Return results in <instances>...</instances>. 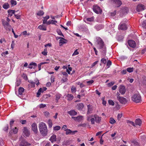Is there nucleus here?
<instances>
[{
	"instance_id": "1",
	"label": "nucleus",
	"mask_w": 146,
	"mask_h": 146,
	"mask_svg": "<svg viewBox=\"0 0 146 146\" xmlns=\"http://www.w3.org/2000/svg\"><path fill=\"white\" fill-rule=\"evenodd\" d=\"M38 128L41 134L43 136L46 135L47 133V128L46 124L43 122H40L38 125Z\"/></svg>"
},
{
	"instance_id": "2",
	"label": "nucleus",
	"mask_w": 146,
	"mask_h": 146,
	"mask_svg": "<svg viewBox=\"0 0 146 146\" xmlns=\"http://www.w3.org/2000/svg\"><path fill=\"white\" fill-rule=\"evenodd\" d=\"M97 42L98 48L99 49L102 48V54L104 55H106V47L104 46V42L102 39L100 38H98L97 40Z\"/></svg>"
},
{
	"instance_id": "3",
	"label": "nucleus",
	"mask_w": 146,
	"mask_h": 146,
	"mask_svg": "<svg viewBox=\"0 0 146 146\" xmlns=\"http://www.w3.org/2000/svg\"><path fill=\"white\" fill-rule=\"evenodd\" d=\"M131 99L133 101L137 103L141 102L142 101L141 96L139 93L135 94L132 96Z\"/></svg>"
},
{
	"instance_id": "4",
	"label": "nucleus",
	"mask_w": 146,
	"mask_h": 146,
	"mask_svg": "<svg viewBox=\"0 0 146 146\" xmlns=\"http://www.w3.org/2000/svg\"><path fill=\"white\" fill-rule=\"evenodd\" d=\"M2 21L3 25L4 26V27L6 29L10 31L11 29V27L9 23L8 22L3 19L2 20Z\"/></svg>"
},
{
	"instance_id": "5",
	"label": "nucleus",
	"mask_w": 146,
	"mask_h": 146,
	"mask_svg": "<svg viewBox=\"0 0 146 146\" xmlns=\"http://www.w3.org/2000/svg\"><path fill=\"white\" fill-rule=\"evenodd\" d=\"M93 9L94 12L98 14L101 13L102 12L100 7L97 5H94L93 6Z\"/></svg>"
},
{
	"instance_id": "6",
	"label": "nucleus",
	"mask_w": 146,
	"mask_h": 146,
	"mask_svg": "<svg viewBox=\"0 0 146 146\" xmlns=\"http://www.w3.org/2000/svg\"><path fill=\"white\" fill-rule=\"evenodd\" d=\"M19 145L20 146H30L31 144L28 143L25 140L21 139Z\"/></svg>"
},
{
	"instance_id": "7",
	"label": "nucleus",
	"mask_w": 146,
	"mask_h": 146,
	"mask_svg": "<svg viewBox=\"0 0 146 146\" xmlns=\"http://www.w3.org/2000/svg\"><path fill=\"white\" fill-rule=\"evenodd\" d=\"M32 130L35 133H37L38 129L36 124L35 123H33L31 125Z\"/></svg>"
},
{
	"instance_id": "8",
	"label": "nucleus",
	"mask_w": 146,
	"mask_h": 146,
	"mask_svg": "<svg viewBox=\"0 0 146 146\" xmlns=\"http://www.w3.org/2000/svg\"><path fill=\"white\" fill-rule=\"evenodd\" d=\"M119 92L122 95L124 94L126 90L124 86L121 85L119 87Z\"/></svg>"
},
{
	"instance_id": "9",
	"label": "nucleus",
	"mask_w": 146,
	"mask_h": 146,
	"mask_svg": "<svg viewBox=\"0 0 146 146\" xmlns=\"http://www.w3.org/2000/svg\"><path fill=\"white\" fill-rule=\"evenodd\" d=\"M128 43L129 46L132 48H135L136 46L135 42L132 40H129L128 41Z\"/></svg>"
},
{
	"instance_id": "10",
	"label": "nucleus",
	"mask_w": 146,
	"mask_h": 146,
	"mask_svg": "<svg viewBox=\"0 0 146 146\" xmlns=\"http://www.w3.org/2000/svg\"><path fill=\"white\" fill-rule=\"evenodd\" d=\"M117 100L122 104H125L127 102L126 99L122 97H117Z\"/></svg>"
},
{
	"instance_id": "11",
	"label": "nucleus",
	"mask_w": 146,
	"mask_h": 146,
	"mask_svg": "<svg viewBox=\"0 0 146 146\" xmlns=\"http://www.w3.org/2000/svg\"><path fill=\"white\" fill-rule=\"evenodd\" d=\"M23 133L24 136L26 137H28L30 135V132L26 127H24L23 130Z\"/></svg>"
},
{
	"instance_id": "12",
	"label": "nucleus",
	"mask_w": 146,
	"mask_h": 146,
	"mask_svg": "<svg viewBox=\"0 0 146 146\" xmlns=\"http://www.w3.org/2000/svg\"><path fill=\"white\" fill-rule=\"evenodd\" d=\"M66 131L65 134L66 135L69 134L74 135L75 134V133L77 132V131H72L71 130L69 129H67L65 130Z\"/></svg>"
},
{
	"instance_id": "13",
	"label": "nucleus",
	"mask_w": 146,
	"mask_h": 146,
	"mask_svg": "<svg viewBox=\"0 0 146 146\" xmlns=\"http://www.w3.org/2000/svg\"><path fill=\"white\" fill-rule=\"evenodd\" d=\"M144 9V6L141 4L137 5L136 9L137 11L138 12H140L141 11L143 10Z\"/></svg>"
},
{
	"instance_id": "14",
	"label": "nucleus",
	"mask_w": 146,
	"mask_h": 146,
	"mask_svg": "<svg viewBox=\"0 0 146 146\" xmlns=\"http://www.w3.org/2000/svg\"><path fill=\"white\" fill-rule=\"evenodd\" d=\"M118 28L119 29L123 30H126L127 27L126 26V25L125 23H120L118 27Z\"/></svg>"
},
{
	"instance_id": "15",
	"label": "nucleus",
	"mask_w": 146,
	"mask_h": 146,
	"mask_svg": "<svg viewBox=\"0 0 146 146\" xmlns=\"http://www.w3.org/2000/svg\"><path fill=\"white\" fill-rule=\"evenodd\" d=\"M91 121V124H94L95 123V118H94V115H91L90 116H88L87 119L88 121H89L90 120Z\"/></svg>"
},
{
	"instance_id": "16",
	"label": "nucleus",
	"mask_w": 146,
	"mask_h": 146,
	"mask_svg": "<svg viewBox=\"0 0 146 146\" xmlns=\"http://www.w3.org/2000/svg\"><path fill=\"white\" fill-rule=\"evenodd\" d=\"M84 105L82 103H80L77 104L76 107L79 110H82L84 107Z\"/></svg>"
},
{
	"instance_id": "17",
	"label": "nucleus",
	"mask_w": 146,
	"mask_h": 146,
	"mask_svg": "<svg viewBox=\"0 0 146 146\" xmlns=\"http://www.w3.org/2000/svg\"><path fill=\"white\" fill-rule=\"evenodd\" d=\"M94 118L96 123H99L100 122L101 120V117H99L97 115H94Z\"/></svg>"
},
{
	"instance_id": "18",
	"label": "nucleus",
	"mask_w": 146,
	"mask_h": 146,
	"mask_svg": "<svg viewBox=\"0 0 146 146\" xmlns=\"http://www.w3.org/2000/svg\"><path fill=\"white\" fill-rule=\"evenodd\" d=\"M111 1L117 5V7L120 6L122 4L121 2L119 0H111Z\"/></svg>"
},
{
	"instance_id": "19",
	"label": "nucleus",
	"mask_w": 146,
	"mask_h": 146,
	"mask_svg": "<svg viewBox=\"0 0 146 146\" xmlns=\"http://www.w3.org/2000/svg\"><path fill=\"white\" fill-rule=\"evenodd\" d=\"M82 116L81 115L78 116L77 117H75L72 116V118L75 121H80L82 120Z\"/></svg>"
},
{
	"instance_id": "20",
	"label": "nucleus",
	"mask_w": 146,
	"mask_h": 146,
	"mask_svg": "<svg viewBox=\"0 0 146 146\" xmlns=\"http://www.w3.org/2000/svg\"><path fill=\"white\" fill-rule=\"evenodd\" d=\"M49 140L51 141L52 143H53V142L56 141V135H53L50 137Z\"/></svg>"
},
{
	"instance_id": "21",
	"label": "nucleus",
	"mask_w": 146,
	"mask_h": 146,
	"mask_svg": "<svg viewBox=\"0 0 146 146\" xmlns=\"http://www.w3.org/2000/svg\"><path fill=\"white\" fill-rule=\"evenodd\" d=\"M88 107V111L87 114H89L90 113L92 112V110L93 109L92 106L90 105H87Z\"/></svg>"
},
{
	"instance_id": "22",
	"label": "nucleus",
	"mask_w": 146,
	"mask_h": 146,
	"mask_svg": "<svg viewBox=\"0 0 146 146\" xmlns=\"http://www.w3.org/2000/svg\"><path fill=\"white\" fill-rule=\"evenodd\" d=\"M104 27L101 24L97 25L95 26L94 28L97 31H99Z\"/></svg>"
},
{
	"instance_id": "23",
	"label": "nucleus",
	"mask_w": 146,
	"mask_h": 146,
	"mask_svg": "<svg viewBox=\"0 0 146 146\" xmlns=\"http://www.w3.org/2000/svg\"><path fill=\"white\" fill-rule=\"evenodd\" d=\"M68 113L70 115L74 116L77 114V112L74 110H71L70 111H68Z\"/></svg>"
},
{
	"instance_id": "24",
	"label": "nucleus",
	"mask_w": 146,
	"mask_h": 146,
	"mask_svg": "<svg viewBox=\"0 0 146 146\" xmlns=\"http://www.w3.org/2000/svg\"><path fill=\"white\" fill-rule=\"evenodd\" d=\"M15 11L13 10H9L8 11V12L9 13L8 16L11 17L12 16L13 14H15Z\"/></svg>"
},
{
	"instance_id": "25",
	"label": "nucleus",
	"mask_w": 146,
	"mask_h": 146,
	"mask_svg": "<svg viewBox=\"0 0 146 146\" xmlns=\"http://www.w3.org/2000/svg\"><path fill=\"white\" fill-rule=\"evenodd\" d=\"M66 97L67 98V100L69 101L72 100L74 98L73 95L70 94H68L67 95Z\"/></svg>"
},
{
	"instance_id": "26",
	"label": "nucleus",
	"mask_w": 146,
	"mask_h": 146,
	"mask_svg": "<svg viewBox=\"0 0 146 146\" xmlns=\"http://www.w3.org/2000/svg\"><path fill=\"white\" fill-rule=\"evenodd\" d=\"M44 92L43 89L42 88H40L38 90V92L37 93V97H38L40 95L41 93H43Z\"/></svg>"
},
{
	"instance_id": "27",
	"label": "nucleus",
	"mask_w": 146,
	"mask_h": 146,
	"mask_svg": "<svg viewBox=\"0 0 146 146\" xmlns=\"http://www.w3.org/2000/svg\"><path fill=\"white\" fill-rule=\"evenodd\" d=\"M135 123L136 125L140 126L142 123V121L140 119L138 118L135 120Z\"/></svg>"
},
{
	"instance_id": "28",
	"label": "nucleus",
	"mask_w": 146,
	"mask_h": 146,
	"mask_svg": "<svg viewBox=\"0 0 146 146\" xmlns=\"http://www.w3.org/2000/svg\"><path fill=\"white\" fill-rule=\"evenodd\" d=\"M38 28L40 30L43 31H46V27L43 25H40L39 26Z\"/></svg>"
},
{
	"instance_id": "29",
	"label": "nucleus",
	"mask_w": 146,
	"mask_h": 146,
	"mask_svg": "<svg viewBox=\"0 0 146 146\" xmlns=\"http://www.w3.org/2000/svg\"><path fill=\"white\" fill-rule=\"evenodd\" d=\"M24 88L22 87H20L18 90L19 94L21 95H22L23 93L24 92Z\"/></svg>"
},
{
	"instance_id": "30",
	"label": "nucleus",
	"mask_w": 146,
	"mask_h": 146,
	"mask_svg": "<svg viewBox=\"0 0 146 146\" xmlns=\"http://www.w3.org/2000/svg\"><path fill=\"white\" fill-rule=\"evenodd\" d=\"M65 41H66V40L63 38H62V39H60L59 40V44H60V45H61L65 43L66 42Z\"/></svg>"
},
{
	"instance_id": "31",
	"label": "nucleus",
	"mask_w": 146,
	"mask_h": 146,
	"mask_svg": "<svg viewBox=\"0 0 146 146\" xmlns=\"http://www.w3.org/2000/svg\"><path fill=\"white\" fill-rule=\"evenodd\" d=\"M3 7L4 9H7L9 7V4L8 3H5L3 4Z\"/></svg>"
},
{
	"instance_id": "32",
	"label": "nucleus",
	"mask_w": 146,
	"mask_h": 146,
	"mask_svg": "<svg viewBox=\"0 0 146 146\" xmlns=\"http://www.w3.org/2000/svg\"><path fill=\"white\" fill-rule=\"evenodd\" d=\"M61 96V95L59 94H57L56 95V102H58V100L60 98Z\"/></svg>"
},
{
	"instance_id": "33",
	"label": "nucleus",
	"mask_w": 146,
	"mask_h": 146,
	"mask_svg": "<svg viewBox=\"0 0 146 146\" xmlns=\"http://www.w3.org/2000/svg\"><path fill=\"white\" fill-rule=\"evenodd\" d=\"M10 3L12 6L16 5L17 4L16 1L14 0H11Z\"/></svg>"
},
{
	"instance_id": "34",
	"label": "nucleus",
	"mask_w": 146,
	"mask_h": 146,
	"mask_svg": "<svg viewBox=\"0 0 146 146\" xmlns=\"http://www.w3.org/2000/svg\"><path fill=\"white\" fill-rule=\"evenodd\" d=\"M48 123L49 127L51 128L52 127V123L51 119H49L48 120Z\"/></svg>"
},
{
	"instance_id": "35",
	"label": "nucleus",
	"mask_w": 146,
	"mask_h": 146,
	"mask_svg": "<svg viewBox=\"0 0 146 146\" xmlns=\"http://www.w3.org/2000/svg\"><path fill=\"white\" fill-rule=\"evenodd\" d=\"M61 127L60 126L57 125L54 127V131H58L60 129Z\"/></svg>"
},
{
	"instance_id": "36",
	"label": "nucleus",
	"mask_w": 146,
	"mask_h": 146,
	"mask_svg": "<svg viewBox=\"0 0 146 146\" xmlns=\"http://www.w3.org/2000/svg\"><path fill=\"white\" fill-rule=\"evenodd\" d=\"M12 130V131L13 133L14 134H16L17 133L18 130V128H17L16 127H15V128H13Z\"/></svg>"
},
{
	"instance_id": "37",
	"label": "nucleus",
	"mask_w": 146,
	"mask_h": 146,
	"mask_svg": "<svg viewBox=\"0 0 146 146\" xmlns=\"http://www.w3.org/2000/svg\"><path fill=\"white\" fill-rule=\"evenodd\" d=\"M115 121L112 117H111L110 119V123L111 124H113L115 122Z\"/></svg>"
},
{
	"instance_id": "38",
	"label": "nucleus",
	"mask_w": 146,
	"mask_h": 146,
	"mask_svg": "<svg viewBox=\"0 0 146 146\" xmlns=\"http://www.w3.org/2000/svg\"><path fill=\"white\" fill-rule=\"evenodd\" d=\"M111 65V62L110 60H108L106 65V66L107 67V68H109Z\"/></svg>"
},
{
	"instance_id": "39",
	"label": "nucleus",
	"mask_w": 146,
	"mask_h": 146,
	"mask_svg": "<svg viewBox=\"0 0 146 146\" xmlns=\"http://www.w3.org/2000/svg\"><path fill=\"white\" fill-rule=\"evenodd\" d=\"M133 68H127V71L128 72L130 73L133 72Z\"/></svg>"
},
{
	"instance_id": "40",
	"label": "nucleus",
	"mask_w": 146,
	"mask_h": 146,
	"mask_svg": "<svg viewBox=\"0 0 146 146\" xmlns=\"http://www.w3.org/2000/svg\"><path fill=\"white\" fill-rule=\"evenodd\" d=\"M57 32L58 34L62 36H64V35L62 33L60 29H57Z\"/></svg>"
},
{
	"instance_id": "41",
	"label": "nucleus",
	"mask_w": 146,
	"mask_h": 146,
	"mask_svg": "<svg viewBox=\"0 0 146 146\" xmlns=\"http://www.w3.org/2000/svg\"><path fill=\"white\" fill-rule=\"evenodd\" d=\"M44 14V12L42 11H40L39 12L37 13V15L39 16H42Z\"/></svg>"
},
{
	"instance_id": "42",
	"label": "nucleus",
	"mask_w": 146,
	"mask_h": 146,
	"mask_svg": "<svg viewBox=\"0 0 146 146\" xmlns=\"http://www.w3.org/2000/svg\"><path fill=\"white\" fill-rule=\"evenodd\" d=\"M142 27L146 29V20L143 21L142 23Z\"/></svg>"
},
{
	"instance_id": "43",
	"label": "nucleus",
	"mask_w": 146,
	"mask_h": 146,
	"mask_svg": "<svg viewBox=\"0 0 146 146\" xmlns=\"http://www.w3.org/2000/svg\"><path fill=\"white\" fill-rule=\"evenodd\" d=\"M86 21H87L92 22L94 20V18L93 17L90 18H87L86 19Z\"/></svg>"
},
{
	"instance_id": "44",
	"label": "nucleus",
	"mask_w": 146,
	"mask_h": 146,
	"mask_svg": "<svg viewBox=\"0 0 146 146\" xmlns=\"http://www.w3.org/2000/svg\"><path fill=\"white\" fill-rule=\"evenodd\" d=\"M47 51L46 49H44V50L42 52V54L44 56L47 55Z\"/></svg>"
},
{
	"instance_id": "45",
	"label": "nucleus",
	"mask_w": 146,
	"mask_h": 146,
	"mask_svg": "<svg viewBox=\"0 0 146 146\" xmlns=\"http://www.w3.org/2000/svg\"><path fill=\"white\" fill-rule=\"evenodd\" d=\"M127 122L128 123H130V124H131V125H133L134 126H135V123H134V122H133L132 121H129V120H128V121H127Z\"/></svg>"
},
{
	"instance_id": "46",
	"label": "nucleus",
	"mask_w": 146,
	"mask_h": 146,
	"mask_svg": "<svg viewBox=\"0 0 146 146\" xmlns=\"http://www.w3.org/2000/svg\"><path fill=\"white\" fill-rule=\"evenodd\" d=\"M109 104L111 106H113L114 105V102L111 100H109L108 101Z\"/></svg>"
},
{
	"instance_id": "47",
	"label": "nucleus",
	"mask_w": 146,
	"mask_h": 146,
	"mask_svg": "<svg viewBox=\"0 0 146 146\" xmlns=\"http://www.w3.org/2000/svg\"><path fill=\"white\" fill-rule=\"evenodd\" d=\"M71 91L72 92H75L76 91V88L74 86H72L71 88Z\"/></svg>"
},
{
	"instance_id": "48",
	"label": "nucleus",
	"mask_w": 146,
	"mask_h": 146,
	"mask_svg": "<svg viewBox=\"0 0 146 146\" xmlns=\"http://www.w3.org/2000/svg\"><path fill=\"white\" fill-rule=\"evenodd\" d=\"M122 114L121 113H119L118 114L117 118L119 121L120 120V118L122 117Z\"/></svg>"
},
{
	"instance_id": "49",
	"label": "nucleus",
	"mask_w": 146,
	"mask_h": 146,
	"mask_svg": "<svg viewBox=\"0 0 146 146\" xmlns=\"http://www.w3.org/2000/svg\"><path fill=\"white\" fill-rule=\"evenodd\" d=\"M79 54L78 52L77 51V50H76L72 54V56H75L76 55L78 54Z\"/></svg>"
},
{
	"instance_id": "50",
	"label": "nucleus",
	"mask_w": 146,
	"mask_h": 146,
	"mask_svg": "<svg viewBox=\"0 0 146 146\" xmlns=\"http://www.w3.org/2000/svg\"><path fill=\"white\" fill-rule=\"evenodd\" d=\"M98 61H96L94 62L91 65V67L92 68L94 67L98 63Z\"/></svg>"
},
{
	"instance_id": "51",
	"label": "nucleus",
	"mask_w": 146,
	"mask_h": 146,
	"mask_svg": "<svg viewBox=\"0 0 146 146\" xmlns=\"http://www.w3.org/2000/svg\"><path fill=\"white\" fill-rule=\"evenodd\" d=\"M101 61L103 63L105 64L106 62V59L104 58H102L101 59Z\"/></svg>"
},
{
	"instance_id": "52",
	"label": "nucleus",
	"mask_w": 146,
	"mask_h": 146,
	"mask_svg": "<svg viewBox=\"0 0 146 146\" xmlns=\"http://www.w3.org/2000/svg\"><path fill=\"white\" fill-rule=\"evenodd\" d=\"M35 84L36 85H38L39 84V82L38 80L37 79H36L35 80Z\"/></svg>"
},
{
	"instance_id": "53",
	"label": "nucleus",
	"mask_w": 146,
	"mask_h": 146,
	"mask_svg": "<svg viewBox=\"0 0 146 146\" xmlns=\"http://www.w3.org/2000/svg\"><path fill=\"white\" fill-rule=\"evenodd\" d=\"M94 82V81L93 80H92L89 81H87L86 83L88 84L89 85H90L92 84Z\"/></svg>"
},
{
	"instance_id": "54",
	"label": "nucleus",
	"mask_w": 146,
	"mask_h": 146,
	"mask_svg": "<svg viewBox=\"0 0 146 146\" xmlns=\"http://www.w3.org/2000/svg\"><path fill=\"white\" fill-rule=\"evenodd\" d=\"M67 80V79L66 77H63L61 80L63 82H66Z\"/></svg>"
},
{
	"instance_id": "55",
	"label": "nucleus",
	"mask_w": 146,
	"mask_h": 146,
	"mask_svg": "<svg viewBox=\"0 0 146 146\" xmlns=\"http://www.w3.org/2000/svg\"><path fill=\"white\" fill-rule=\"evenodd\" d=\"M15 45V44L14 43V41H13L12 42L11 44V48L12 49H13L14 48Z\"/></svg>"
},
{
	"instance_id": "56",
	"label": "nucleus",
	"mask_w": 146,
	"mask_h": 146,
	"mask_svg": "<svg viewBox=\"0 0 146 146\" xmlns=\"http://www.w3.org/2000/svg\"><path fill=\"white\" fill-rule=\"evenodd\" d=\"M46 106V104H41L39 105V107L40 108H44Z\"/></svg>"
},
{
	"instance_id": "57",
	"label": "nucleus",
	"mask_w": 146,
	"mask_h": 146,
	"mask_svg": "<svg viewBox=\"0 0 146 146\" xmlns=\"http://www.w3.org/2000/svg\"><path fill=\"white\" fill-rule=\"evenodd\" d=\"M51 24L56 25L55 23H57V21L56 20H51Z\"/></svg>"
},
{
	"instance_id": "58",
	"label": "nucleus",
	"mask_w": 146,
	"mask_h": 146,
	"mask_svg": "<svg viewBox=\"0 0 146 146\" xmlns=\"http://www.w3.org/2000/svg\"><path fill=\"white\" fill-rule=\"evenodd\" d=\"M14 122V121L13 119H12L11 121H10V127H11L12 125H13V123Z\"/></svg>"
},
{
	"instance_id": "59",
	"label": "nucleus",
	"mask_w": 146,
	"mask_h": 146,
	"mask_svg": "<svg viewBox=\"0 0 146 146\" xmlns=\"http://www.w3.org/2000/svg\"><path fill=\"white\" fill-rule=\"evenodd\" d=\"M12 33H13V34L14 35L15 37V38H17L18 37V35H15L14 31L12 29Z\"/></svg>"
},
{
	"instance_id": "60",
	"label": "nucleus",
	"mask_w": 146,
	"mask_h": 146,
	"mask_svg": "<svg viewBox=\"0 0 146 146\" xmlns=\"http://www.w3.org/2000/svg\"><path fill=\"white\" fill-rule=\"evenodd\" d=\"M9 126L8 125H6L5 127L3 129L5 131H7L8 129Z\"/></svg>"
},
{
	"instance_id": "61",
	"label": "nucleus",
	"mask_w": 146,
	"mask_h": 146,
	"mask_svg": "<svg viewBox=\"0 0 146 146\" xmlns=\"http://www.w3.org/2000/svg\"><path fill=\"white\" fill-rule=\"evenodd\" d=\"M29 66H37V64L35 62H31Z\"/></svg>"
},
{
	"instance_id": "62",
	"label": "nucleus",
	"mask_w": 146,
	"mask_h": 146,
	"mask_svg": "<svg viewBox=\"0 0 146 146\" xmlns=\"http://www.w3.org/2000/svg\"><path fill=\"white\" fill-rule=\"evenodd\" d=\"M114 84V82H111L110 83H109L108 84V85L109 86H111L113 85Z\"/></svg>"
},
{
	"instance_id": "63",
	"label": "nucleus",
	"mask_w": 146,
	"mask_h": 146,
	"mask_svg": "<svg viewBox=\"0 0 146 146\" xmlns=\"http://www.w3.org/2000/svg\"><path fill=\"white\" fill-rule=\"evenodd\" d=\"M50 18V17L49 15H47V16H46L45 17H44L43 18H44V20H45V21H46L48 19Z\"/></svg>"
},
{
	"instance_id": "64",
	"label": "nucleus",
	"mask_w": 146,
	"mask_h": 146,
	"mask_svg": "<svg viewBox=\"0 0 146 146\" xmlns=\"http://www.w3.org/2000/svg\"><path fill=\"white\" fill-rule=\"evenodd\" d=\"M117 86L116 85H115L113 86L112 88V89L113 90H115L116 89Z\"/></svg>"
}]
</instances>
